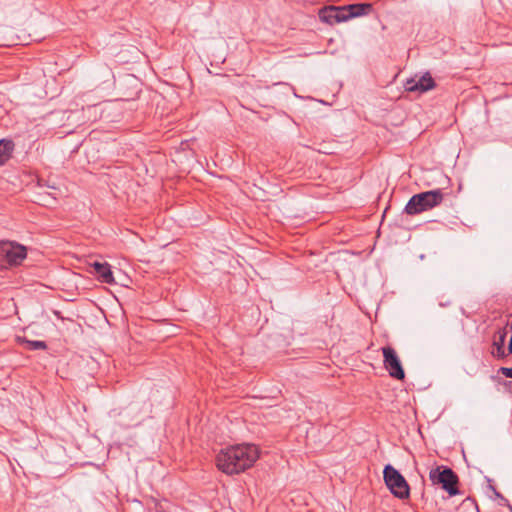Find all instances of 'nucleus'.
Segmentation results:
<instances>
[{
	"instance_id": "obj_1",
	"label": "nucleus",
	"mask_w": 512,
	"mask_h": 512,
	"mask_svg": "<svg viewBox=\"0 0 512 512\" xmlns=\"http://www.w3.org/2000/svg\"><path fill=\"white\" fill-rule=\"evenodd\" d=\"M258 458L259 449L257 446L241 444L221 449L215 461L221 472L234 475L251 468Z\"/></svg>"
},
{
	"instance_id": "obj_2",
	"label": "nucleus",
	"mask_w": 512,
	"mask_h": 512,
	"mask_svg": "<svg viewBox=\"0 0 512 512\" xmlns=\"http://www.w3.org/2000/svg\"><path fill=\"white\" fill-rule=\"evenodd\" d=\"M444 200L441 189H434L413 195L406 204L404 211L408 215H417L439 206Z\"/></svg>"
},
{
	"instance_id": "obj_3",
	"label": "nucleus",
	"mask_w": 512,
	"mask_h": 512,
	"mask_svg": "<svg viewBox=\"0 0 512 512\" xmlns=\"http://www.w3.org/2000/svg\"><path fill=\"white\" fill-rule=\"evenodd\" d=\"M383 478L385 485L390 492L399 499H408L410 496V486L404 476L388 464L384 467Z\"/></svg>"
},
{
	"instance_id": "obj_4",
	"label": "nucleus",
	"mask_w": 512,
	"mask_h": 512,
	"mask_svg": "<svg viewBox=\"0 0 512 512\" xmlns=\"http://www.w3.org/2000/svg\"><path fill=\"white\" fill-rule=\"evenodd\" d=\"M429 478L433 484L441 485L449 495L454 496L459 493L457 474L449 467L437 466L430 470Z\"/></svg>"
},
{
	"instance_id": "obj_5",
	"label": "nucleus",
	"mask_w": 512,
	"mask_h": 512,
	"mask_svg": "<svg viewBox=\"0 0 512 512\" xmlns=\"http://www.w3.org/2000/svg\"><path fill=\"white\" fill-rule=\"evenodd\" d=\"M0 256L9 265H19L27 257V249L13 241H0Z\"/></svg>"
},
{
	"instance_id": "obj_6",
	"label": "nucleus",
	"mask_w": 512,
	"mask_h": 512,
	"mask_svg": "<svg viewBox=\"0 0 512 512\" xmlns=\"http://www.w3.org/2000/svg\"><path fill=\"white\" fill-rule=\"evenodd\" d=\"M383 364L389 375L397 380H403L405 378V372L402 367L401 361L391 346L382 347Z\"/></svg>"
},
{
	"instance_id": "obj_7",
	"label": "nucleus",
	"mask_w": 512,
	"mask_h": 512,
	"mask_svg": "<svg viewBox=\"0 0 512 512\" xmlns=\"http://www.w3.org/2000/svg\"><path fill=\"white\" fill-rule=\"evenodd\" d=\"M405 90L408 92L424 93L435 88L436 83L429 72H426L419 79L410 78L405 82Z\"/></svg>"
},
{
	"instance_id": "obj_8",
	"label": "nucleus",
	"mask_w": 512,
	"mask_h": 512,
	"mask_svg": "<svg viewBox=\"0 0 512 512\" xmlns=\"http://www.w3.org/2000/svg\"><path fill=\"white\" fill-rule=\"evenodd\" d=\"M95 273L98 275L103 283L112 284L114 283L113 273L108 263L94 262L92 264Z\"/></svg>"
},
{
	"instance_id": "obj_9",
	"label": "nucleus",
	"mask_w": 512,
	"mask_h": 512,
	"mask_svg": "<svg viewBox=\"0 0 512 512\" xmlns=\"http://www.w3.org/2000/svg\"><path fill=\"white\" fill-rule=\"evenodd\" d=\"M15 144L11 139L0 140V167L5 165L12 157Z\"/></svg>"
},
{
	"instance_id": "obj_10",
	"label": "nucleus",
	"mask_w": 512,
	"mask_h": 512,
	"mask_svg": "<svg viewBox=\"0 0 512 512\" xmlns=\"http://www.w3.org/2000/svg\"><path fill=\"white\" fill-rule=\"evenodd\" d=\"M349 16L351 18L360 17L363 15H367L372 11L373 6L370 3H357L347 5Z\"/></svg>"
},
{
	"instance_id": "obj_11",
	"label": "nucleus",
	"mask_w": 512,
	"mask_h": 512,
	"mask_svg": "<svg viewBox=\"0 0 512 512\" xmlns=\"http://www.w3.org/2000/svg\"><path fill=\"white\" fill-rule=\"evenodd\" d=\"M506 334L505 330H499L498 338L495 337L493 340V347L496 349V352H493V355L498 359H504L507 355L504 349Z\"/></svg>"
},
{
	"instance_id": "obj_12",
	"label": "nucleus",
	"mask_w": 512,
	"mask_h": 512,
	"mask_svg": "<svg viewBox=\"0 0 512 512\" xmlns=\"http://www.w3.org/2000/svg\"><path fill=\"white\" fill-rule=\"evenodd\" d=\"M17 341L21 344H25L26 349H28L30 351L47 349V344L45 341L28 340L26 338H21V337H18Z\"/></svg>"
},
{
	"instance_id": "obj_13",
	"label": "nucleus",
	"mask_w": 512,
	"mask_h": 512,
	"mask_svg": "<svg viewBox=\"0 0 512 512\" xmlns=\"http://www.w3.org/2000/svg\"><path fill=\"white\" fill-rule=\"evenodd\" d=\"M330 13H335L336 23L345 22V21L351 19V17L349 16L347 6H343V7L331 6Z\"/></svg>"
},
{
	"instance_id": "obj_14",
	"label": "nucleus",
	"mask_w": 512,
	"mask_h": 512,
	"mask_svg": "<svg viewBox=\"0 0 512 512\" xmlns=\"http://www.w3.org/2000/svg\"><path fill=\"white\" fill-rule=\"evenodd\" d=\"M319 17L322 21L329 24L336 23L335 13H330V7L322 9L319 13Z\"/></svg>"
},
{
	"instance_id": "obj_15",
	"label": "nucleus",
	"mask_w": 512,
	"mask_h": 512,
	"mask_svg": "<svg viewBox=\"0 0 512 512\" xmlns=\"http://www.w3.org/2000/svg\"><path fill=\"white\" fill-rule=\"evenodd\" d=\"M498 372L507 378H512V368L501 367L499 368Z\"/></svg>"
},
{
	"instance_id": "obj_16",
	"label": "nucleus",
	"mask_w": 512,
	"mask_h": 512,
	"mask_svg": "<svg viewBox=\"0 0 512 512\" xmlns=\"http://www.w3.org/2000/svg\"><path fill=\"white\" fill-rule=\"evenodd\" d=\"M491 489L496 497L504 499L503 495L500 492H498L495 487L491 486Z\"/></svg>"
},
{
	"instance_id": "obj_17",
	"label": "nucleus",
	"mask_w": 512,
	"mask_h": 512,
	"mask_svg": "<svg viewBox=\"0 0 512 512\" xmlns=\"http://www.w3.org/2000/svg\"><path fill=\"white\" fill-rule=\"evenodd\" d=\"M508 352H509V354H512V335H511V338H510L509 344H508Z\"/></svg>"
}]
</instances>
